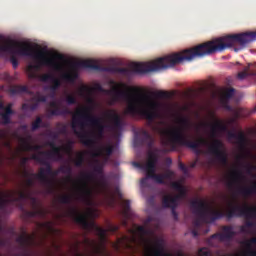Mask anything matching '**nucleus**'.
Returning <instances> with one entry per match:
<instances>
[{"mask_svg":"<svg viewBox=\"0 0 256 256\" xmlns=\"http://www.w3.org/2000/svg\"><path fill=\"white\" fill-rule=\"evenodd\" d=\"M32 102L34 103H46L47 102V96L41 95L39 92L36 93L31 99Z\"/></svg>","mask_w":256,"mask_h":256,"instance_id":"37","label":"nucleus"},{"mask_svg":"<svg viewBox=\"0 0 256 256\" xmlns=\"http://www.w3.org/2000/svg\"><path fill=\"white\" fill-rule=\"evenodd\" d=\"M9 93L12 96L20 95L23 93L31 94V91L27 88V86L22 85H13L11 88H9Z\"/></svg>","mask_w":256,"mask_h":256,"instance_id":"25","label":"nucleus"},{"mask_svg":"<svg viewBox=\"0 0 256 256\" xmlns=\"http://www.w3.org/2000/svg\"><path fill=\"white\" fill-rule=\"evenodd\" d=\"M236 94V89L230 88L229 86H225V111H232V118L230 120L228 118H225V129L229 128V125H236V122L239 119L240 112L237 108H232L231 105H229V100H231L232 97Z\"/></svg>","mask_w":256,"mask_h":256,"instance_id":"12","label":"nucleus"},{"mask_svg":"<svg viewBox=\"0 0 256 256\" xmlns=\"http://www.w3.org/2000/svg\"><path fill=\"white\" fill-rule=\"evenodd\" d=\"M23 177L27 178L25 180V187H27V189L34 186V179H36V177H34V176H24V175H23Z\"/></svg>","mask_w":256,"mask_h":256,"instance_id":"42","label":"nucleus"},{"mask_svg":"<svg viewBox=\"0 0 256 256\" xmlns=\"http://www.w3.org/2000/svg\"><path fill=\"white\" fill-rule=\"evenodd\" d=\"M33 240V236H30L29 234L23 232V234L16 238V243L20 244L21 247H29L31 246Z\"/></svg>","mask_w":256,"mask_h":256,"instance_id":"24","label":"nucleus"},{"mask_svg":"<svg viewBox=\"0 0 256 256\" xmlns=\"http://www.w3.org/2000/svg\"><path fill=\"white\" fill-rule=\"evenodd\" d=\"M172 175H173V172H171L170 170L166 171V173L164 174H157V176H162V178H168V179H170Z\"/></svg>","mask_w":256,"mask_h":256,"instance_id":"53","label":"nucleus"},{"mask_svg":"<svg viewBox=\"0 0 256 256\" xmlns=\"http://www.w3.org/2000/svg\"><path fill=\"white\" fill-rule=\"evenodd\" d=\"M50 138L55 140L58 138V134L56 132H50Z\"/></svg>","mask_w":256,"mask_h":256,"instance_id":"62","label":"nucleus"},{"mask_svg":"<svg viewBox=\"0 0 256 256\" xmlns=\"http://www.w3.org/2000/svg\"><path fill=\"white\" fill-rule=\"evenodd\" d=\"M57 171H60L64 175H68V180H71L72 169L70 165H62Z\"/></svg>","mask_w":256,"mask_h":256,"instance_id":"36","label":"nucleus"},{"mask_svg":"<svg viewBox=\"0 0 256 256\" xmlns=\"http://www.w3.org/2000/svg\"><path fill=\"white\" fill-rule=\"evenodd\" d=\"M68 216H70L75 223L79 224L82 229L95 232L96 236L100 237L102 241H105V234L107 232L116 233L119 229L118 225L113 224H109L107 229L100 228L95 221H89L88 219L90 217H95V212L91 209H89L86 213H81L79 210H77V208H70V211H68Z\"/></svg>","mask_w":256,"mask_h":256,"instance_id":"6","label":"nucleus"},{"mask_svg":"<svg viewBox=\"0 0 256 256\" xmlns=\"http://www.w3.org/2000/svg\"><path fill=\"white\" fill-rule=\"evenodd\" d=\"M161 152V150L159 149H155L154 151H148V161L146 162V164H154L157 165V162L159 160L157 153Z\"/></svg>","mask_w":256,"mask_h":256,"instance_id":"31","label":"nucleus"},{"mask_svg":"<svg viewBox=\"0 0 256 256\" xmlns=\"http://www.w3.org/2000/svg\"><path fill=\"white\" fill-rule=\"evenodd\" d=\"M236 194L246 198L256 194V182L254 183V185L250 187L248 186L238 187L236 189Z\"/></svg>","mask_w":256,"mask_h":256,"instance_id":"22","label":"nucleus"},{"mask_svg":"<svg viewBox=\"0 0 256 256\" xmlns=\"http://www.w3.org/2000/svg\"><path fill=\"white\" fill-rule=\"evenodd\" d=\"M84 156V152L77 153V159L73 160V164L75 165V167H82V165L84 164Z\"/></svg>","mask_w":256,"mask_h":256,"instance_id":"35","label":"nucleus"},{"mask_svg":"<svg viewBox=\"0 0 256 256\" xmlns=\"http://www.w3.org/2000/svg\"><path fill=\"white\" fill-rule=\"evenodd\" d=\"M96 91L112 96L111 105L116 102H127L126 113L130 117H141L148 122H154L158 119L161 110V103L150 100L148 95H132L129 92L141 93L143 90L134 86H127L124 83L116 84L111 90H106L100 84H96Z\"/></svg>","mask_w":256,"mask_h":256,"instance_id":"4","label":"nucleus"},{"mask_svg":"<svg viewBox=\"0 0 256 256\" xmlns=\"http://www.w3.org/2000/svg\"><path fill=\"white\" fill-rule=\"evenodd\" d=\"M246 177L241 170H236L232 173V182L236 185L245 181Z\"/></svg>","mask_w":256,"mask_h":256,"instance_id":"29","label":"nucleus"},{"mask_svg":"<svg viewBox=\"0 0 256 256\" xmlns=\"http://www.w3.org/2000/svg\"><path fill=\"white\" fill-rule=\"evenodd\" d=\"M30 212L35 213L36 215H38L41 218H45L47 216V211L43 208L36 207V208H34L33 211H30Z\"/></svg>","mask_w":256,"mask_h":256,"instance_id":"41","label":"nucleus"},{"mask_svg":"<svg viewBox=\"0 0 256 256\" xmlns=\"http://www.w3.org/2000/svg\"><path fill=\"white\" fill-rule=\"evenodd\" d=\"M5 198H7V200H11L12 202L18 203L21 200H30L31 198L35 197H32L31 191L27 190L26 192L21 191L20 193H18V198L13 197L12 193L5 194Z\"/></svg>","mask_w":256,"mask_h":256,"instance_id":"21","label":"nucleus"},{"mask_svg":"<svg viewBox=\"0 0 256 256\" xmlns=\"http://www.w3.org/2000/svg\"><path fill=\"white\" fill-rule=\"evenodd\" d=\"M9 203L15 202L7 198H0V208L4 209Z\"/></svg>","mask_w":256,"mask_h":256,"instance_id":"47","label":"nucleus"},{"mask_svg":"<svg viewBox=\"0 0 256 256\" xmlns=\"http://www.w3.org/2000/svg\"><path fill=\"white\" fill-rule=\"evenodd\" d=\"M142 135L143 136L141 138H134V144H136V146L138 147L146 145L148 149H152L154 147V138L152 137V135L148 134L147 131H143Z\"/></svg>","mask_w":256,"mask_h":256,"instance_id":"18","label":"nucleus"},{"mask_svg":"<svg viewBox=\"0 0 256 256\" xmlns=\"http://www.w3.org/2000/svg\"><path fill=\"white\" fill-rule=\"evenodd\" d=\"M91 92H92V89L91 88H88V86H81L80 89H79V94H80V97H84L85 94H87L88 96H86V102L88 103L89 106H86V107H82L80 109H77L75 111L76 112H79V111H82L84 110L85 108H88V113L89 115H93L91 112H93V110L95 109V107H97V101L91 96Z\"/></svg>","mask_w":256,"mask_h":256,"instance_id":"14","label":"nucleus"},{"mask_svg":"<svg viewBox=\"0 0 256 256\" xmlns=\"http://www.w3.org/2000/svg\"><path fill=\"white\" fill-rule=\"evenodd\" d=\"M27 162H29V158H27V157L21 158V165L25 166V164H27Z\"/></svg>","mask_w":256,"mask_h":256,"instance_id":"60","label":"nucleus"},{"mask_svg":"<svg viewBox=\"0 0 256 256\" xmlns=\"http://www.w3.org/2000/svg\"><path fill=\"white\" fill-rule=\"evenodd\" d=\"M134 166L138 167L139 169H141L143 171H146V174H155L156 164H153V163L142 164V163L135 162Z\"/></svg>","mask_w":256,"mask_h":256,"instance_id":"26","label":"nucleus"},{"mask_svg":"<svg viewBox=\"0 0 256 256\" xmlns=\"http://www.w3.org/2000/svg\"><path fill=\"white\" fill-rule=\"evenodd\" d=\"M191 234L193 235V237H198V231L195 229L191 231Z\"/></svg>","mask_w":256,"mask_h":256,"instance_id":"64","label":"nucleus"},{"mask_svg":"<svg viewBox=\"0 0 256 256\" xmlns=\"http://www.w3.org/2000/svg\"><path fill=\"white\" fill-rule=\"evenodd\" d=\"M23 149L27 152L33 151V146L28 142H23Z\"/></svg>","mask_w":256,"mask_h":256,"instance_id":"49","label":"nucleus"},{"mask_svg":"<svg viewBox=\"0 0 256 256\" xmlns=\"http://www.w3.org/2000/svg\"><path fill=\"white\" fill-rule=\"evenodd\" d=\"M138 232L147 235V229L144 226H138Z\"/></svg>","mask_w":256,"mask_h":256,"instance_id":"55","label":"nucleus"},{"mask_svg":"<svg viewBox=\"0 0 256 256\" xmlns=\"http://www.w3.org/2000/svg\"><path fill=\"white\" fill-rule=\"evenodd\" d=\"M94 171H95L96 173L100 174V173H102V168H101L100 166H96V167L94 168Z\"/></svg>","mask_w":256,"mask_h":256,"instance_id":"63","label":"nucleus"},{"mask_svg":"<svg viewBox=\"0 0 256 256\" xmlns=\"http://www.w3.org/2000/svg\"><path fill=\"white\" fill-rule=\"evenodd\" d=\"M93 180V174L89 172H84L81 174L80 179V186H79V194H80V201L84 203H89V199L93 194V191L89 187L88 182Z\"/></svg>","mask_w":256,"mask_h":256,"instance_id":"13","label":"nucleus"},{"mask_svg":"<svg viewBox=\"0 0 256 256\" xmlns=\"http://www.w3.org/2000/svg\"><path fill=\"white\" fill-rule=\"evenodd\" d=\"M228 164H229V154L227 152V149H225V169H227Z\"/></svg>","mask_w":256,"mask_h":256,"instance_id":"56","label":"nucleus"},{"mask_svg":"<svg viewBox=\"0 0 256 256\" xmlns=\"http://www.w3.org/2000/svg\"><path fill=\"white\" fill-rule=\"evenodd\" d=\"M248 77H256V72H250V64L246 65L243 71L238 72L239 80H245Z\"/></svg>","mask_w":256,"mask_h":256,"instance_id":"28","label":"nucleus"},{"mask_svg":"<svg viewBox=\"0 0 256 256\" xmlns=\"http://www.w3.org/2000/svg\"><path fill=\"white\" fill-rule=\"evenodd\" d=\"M30 55H22V54H12L10 61L12 64V68H18V59L16 55L21 57H32L34 60L38 61L39 65H29L27 66V73L29 74L30 79H39L42 83L51 82L52 85L48 87V90L52 91V98L55 96V92L57 89L61 87V80L57 79L54 74L46 73L43 75H38V71L41 66H46L48 68H52L54 71L61 72L63 71V64L57 61L64 62L65 58L63 54L58 53H48L47 51H34L32 46H30ZM57 60V61H55Z\"/></svg>","mask_w":256,"mask_h":256,"instance_id":"5","label":"nucleus"},{"mask_svg":"<svg viewBox=\"0 0 256 256\" xmlns=\"http://www.w3.org/2000/svg\"><path fill=\"white\" fill-rule=\"evenodd\" d=\"M21 110H23V111H31V107H30V104H27V103H23L22 105H21Z\"/></svg>","mask_w":256,"mask_h":256,"instance_id":"54","label":"nucleus"},{"mask_svg":"<svg viewBox=\"0 0 256 256\" xmlns=\"http://www.w3.org/2000/svg\"><path fill=\"white\" fill-rule=\"evenodd\" d=\"M150 251L154 253V256H170V254H165L163 252V246L160 242H156L155 247H150Z\"/></svg>","mask_w":256,"mask_h":256,"instance_id":"30","label":"nucleus"},{"mask_svg":"<svg viewBox=\"0 0 256 256\" xmlns=\"http://www.w3.org/2000/svg\"><path fill=\"white\" fill-rule=\"evenodd\" d=\"M225 103V92L224 90H221V105Z\"/></svg>","mask_w":256,"mask_h":256,"instance_id":"59","label":"nucleus"},{"mask_svg":"<svg viewBox=\"0 0 256 256\" xmlns=\"http://www.w3.org/2000/svg\"><path fill=\"white\" fill-rule=\"evenodd\" d=\"M44 166H45V168H39L38 174L25 171V172H23L24 176L25 177H29V176L34 177V178L38 179L44 185L52 188V180L48 179L47 176L55 177V176L59 175V173H61V171L52 170V166L50 164L44 165Z\"/></svg>","mask_w":256,"mask_h":256,"instance_id":"11","label":"nucleus"},{"mask_svg":"<svg viewBox=\"0 0 256 256\" xmlns=\"http://www.w3.org/2000/svg\"><path fill=\"white\" fill-rule=\"evenodd\" d=\"M179 169H180V171H182V173L188 174V167L186 165H184V163H182V162L179 163Z\"/></svg>","mask_w":256,"mask_h":256,"instance_id":"52","label":"nucleus"},{"mask_svg":"<svg viewBox=\"0 0 256 256\" xmlns=\"http://www.w3.org/2000/svg\"><path fill=\"white\" fill-rule=\"evenodd\" d=\"M61 152L64 151V153L66 154H71V150L73 149V141H68V143H66V145L61 146Z\"/></svg>","mask_w":256,"mask_h":256,"instance_id":"40","label":"nucleus"},{"mask_svg":"<svg viewBox=\"0 0 256 256\" xmlns=\"http://www.w3.org/2000/svg\"><path fill=\"white\" fill-rule=\"evenodd\" d=\"M225 136L229 139L235 140L234 144L238 145L239 153L236 154V163H238L239 167H243L246 169V173L251 175L253 171H255V166L252 164H246L248 157H250V151L247 149V135L245 132L239 130L238 132L234 130H225Z\"/></svg>","mask_w":256,"mask_h":256,"instance_id":"8","label":"nucleus"},{"mask_svg":"<svg viewBox=\"0 0 256 256\" xmlns=\"http://www.w3.org/2000/svg\"><path fill=\"white\" fill-rule=\"evenodd\" d=\"M64 102H66V105L68 106L77 105V97H75L73 94H68L64 98Z\"/></svg>","mask_w":256,"mask_h":256,"instance_id":"38","label":"nucleus"},{"mask_svg":"<svg viewBox=\"0 0 256 256\" xmlns=\"http://www.w3.org/2000/svg\"><path fill=\"white\" fill-rule=\"evenodd\" d=\"M7 138V134L5 130L0 129V140H5Z\"/></svg>","mask_w":256,"mask_h":256,"instance_id":"57","label":"nucleus"},{"mask_svg":"<svg viewBox=\"0 0 256 256\" xmlns=\"http://www.w3.org/2000/svg\"><path fill=\"white\" fill-rule=\"evenodd\" d=\"M121 208L123 209V217H125V219H129L131 217V200L121 201Z\"/></svg>","mask_w":256,"mask_h":256,"instance_id":"27","label":"nucleus"},{"mask_svg":"<svg viewBox=\"0 0 256 256\" xmlns=\"http://www.w3.org/2000/svg\"><path fill=\"white\" fill-rule=\"evenodd\" d=\"M225 218H244L246 220L245 226H241L240 231L247 233L246 228L255 227V222L252 220L256 219V207H250L247 204H234L230 206L229 211H225Z\"/></svg>","mask_w":256,"mask_h":256,"instance_id":"9","label":"nucleus"},{"mask_svg":"<svg viewBox=\"0 0 256 256\" xmlns=\"http://www.w3.org/2000/svg\"><path fill=\"white\" fill-rule=\"evenodd\" d=\"M104 115L105 119L111 124H102V118L89 114V108H84L73 114L71 129H73V134L80 139L82 145L89 148L95 146V137L96 139L104 138L105 129H109L112 132L121 130V116L116 110L109 109L105 111Z\"/></svg>","mask_w":256,"mask_h":256,"instance_id":"3","label":"nucleus"},{"mask_svg":"<svg viewBox=\"0 0 256 256\" xmlns=\"http://www.w3.org/2000/svg\"><path fill=\"white\" fill-rule=\"evenodd\" d=\"M186 197V191H179V194L171 196L170 194L162 197V208H177L179 200Z\"/></svg>","mask_w":256,"mask_h":256,"instance_id":"15","label":"nucleus"},{"mask_svg":"<svg viewBox=\"0 0 256 256\" xmlns=\"http://www.w3.org/2000/svg\"><path fill=\"white\" fill-rule=\"evenodd\" d=\"M25 216H26L27 218H30V219L39 217L38 214H36V213H34V212H32V211H25Z\"/></svg>","mask_w":256,"mask_h":256,"instance_id":"50","label":"nucleus"},{"mask_svg":"<svg viewBox=\"0 0 256 256\" xmlns=\"http://www.w3.org/2000/svg\"><path fill=\"white\" fill-rule=\"evenodd\" d=\"M59 203L62 205H70L71 204V196L70 194H64L59 196Z\"/></svg>","mask_w":256,"mask_h":256,"instance_id":"39","label":"nucleus"},{"mask_svg":"<svg viewBox=\"0 0 256 256\" xmlns=\"http://www.w3.org/2000/svg\"><path fill=\"white\" fill-rule=\"evenodd\" d=\"M198 256H213L211 251L207 248L198 249Z\"/></svg>","mask_w":256,"mask_h":256,"instance_id":"45","label":"nucleus"},{"mask_svg":"<svg viewBox=\"0 0 256 256\" xmlns=\"http://www.w3.org/2000/svg\"><path fill=\"white\" fill-rule=\"evenodd\" d=\"M46 145L52 148V151H39V154L45 155L46 158L52 159L57 158V160L63 159V154H61V147L55 146V142H47Z\"/></svg>","mask_w":256,"mask_h":256,"instance_id":"17","label":"nucleus"},{"mask_svg":"<svg viewBox=\"0 0 256 256\" xmlns=\"http://www.w3.org/2000/svg\"><path fill=\"white\" fill-rule=\"evenodd\" d=\"M41 227L45 228L48 231H52V222L46 221L41 224Z\"/></svg>","mask_w":256,"mask_h":256,"instance_id":"48","label":"nucleus"},{"mask_svg":"<svg viewBox=\"0 0 256 256\" xmlns=\"http://www.w3.org/2000/svg\"><path fill=\"white\" fill-rule=\"evenodd\" d=\"M30 159H32V160L38 162V163L41 164L42 166L50 165V163H48V160H52V161H55V162H57V161H62V160H63V158L57 159L56 157H54V158H47V155H42V154H40V153L32 155V156L30 157Z\"/></svg>","mask_w":256,"mask_h":256,"instance_id":"23","label":"nucleus"},{"mask_svg":"<svg viewBox=\"0 0 256 256\" xmlns=\"http://www.w3.org/2000/svg\"><path fill=\"white\" fill-rule=\"evenodd\" d=\"M41 127H45L43 125V120L41 119V117H36V120H34V122H32L31 124V130L32 131H38V129H40Z\"/></svg>","mask_w":256,"mask_h":256,"instance_id":"34","label":"nucleus"},{"mask_svg":"<svg viewBox=\"0 0 256 256\" xmlns=\"http://www.w3.org/2000/svg\"><path fill=\"white\" fill-rule=\"evenodd\" d=\"M213 240H216V241H220V242H223L225 241V233H216V234H213L211 236V238H209L207 240V242L209 243V245L213 246V244L211 243Z\"/></svg>","mask_w":256,"mask_h":256,"instance_id":"33","label":"nucleus"},{"mask_svg":"<svg viewBox=\"0 0 256 256\" xmlns=\"http://www.w3.org/2000/svg\"><path fill=\"white\" fill-rule=\"evenodd\" d=\"M162 208L171 209V216L173 217V220H175L176 222L179 221V215L177 214V211H175L177 207H162Z\"/></svg>","mask_w":256,"mask_h":256,"instance_id":"46","label":"nucleus"},{"mask_svg":"<svg viewBox=\"0 0 256 256\" xmlns=\"http://www.w3.org/2000/svg\"><path fill=\"white\" fill-rule=\"evenodd\" d=\"M30 204L32 205L33 209L38 208L39 204H38V199L37 198H30Z\"/></svg>","mask_w":256,"mask_h":256,"instance_id":"51","label":"nucleus"},{"mask_svg":"<svg viewBox=\"0 0 256 256\" xmlns=\"http://www.w3.org/2000/svg\"><path fill=\"white\" fill-rule=\"evenodd\" d=\"M146 179H152L155 181V183L164 185V180L168 178H164L163 176L157 175L155 173H146Z\"/></svg>","mask_w":256,"mask_h":256,"instance_id":"32","label":"nucleus"},{"mask_svg":"<svg viewBox=\"0 0 256 256\" xmlns=\"http://www.w3.org/2000/svg\"><path fill=\"white\" fill-rule=\"evenodd\" d=\"M225 49V37L214 39L202 43L192 49L184 50L180 53L170 54L161 58H157L153 62H139L130 64L129 68H121L116 66L103 67L97 64L95 60H84L77 62H70V71L64 72L61 75L62 81L74 84L79 79V69H91L100 72L121 74L125 76L134 74H146L157 71H163L173 66L179 65L185 61H191L196 57H204L207 55H213L216 52L223 51Z\"/></svg>","mask_w":256,"mask_h":256,"instance_id":"1","label":"nucleus"},{"mask_svg":"<svg viewBox=\"0 0 256 256\" xmlns=\"http://www.w3.org/2000/svg\"><path fill=\"white\" fill-rule=\"evenodd\" d=\"M191 211L196 216L194 225L196 228L200 227V224H212L216 220L223 218L224 212L214 208L207 204L205 200L196 198L190 203Z\"/></svg>","mask_w":256,"mask_h":256,"instance_id":"7","label":"nucleus"},{"mask_svg":"<svg viewBox=\"0 0 256 256\" xmlns=\"http://www.w3.org/2000/svg\"><path fill=\"white\" fill-rule=\"evenodd\" d=\"M39 107V103L30 104V111H36Z\"/></svg>","mask_w":256,"mask_h":256,"instance_id":"58","label":"nucleus"},{"mask_svg":"<svg viewBox=\"0 0 256 256\" xmlns=\"http://www.w3.org/2000/svg\"><path fill=\"white\" fill-rule=\"evenodd\" d=\"M113 152H114V145L109 144V145L98 148V150L95 153H93V157H102L104 158V162H107L109 161V158L111 157V155H113Z\"/></svg>","mask_w":256,"mask_h":256,"instance_id":"19","label":"nucleus"},{"mask_svg":"<svg viewBox=\"0 0 256 256\" xmlns=\"http://www.w3.org/2000/svg\"><path fill=\"white\" fill-rule=\"evenodd\" d=\"M254 41H256V31L227 35L225 36V49L232 48L234 52H239Z\"/></svg>","mask_w":256,"mask_h":256,"instance_id":"10","label":"nucleus"},{"mask_svg":"<svg viewBox=\"0 0 256 256\" xmlns=\"http://www.w3.org/2000/svg\"><path fill=\"white\" fill-rule=\"evenodd\" d=\"M225 239H229V227L225 226Z\"/></svg>","mask_w":256,"mask_h":256,"instance_id":"61","label":"nucleus"},{"mask_svg":"<svg viewBox=\"0 0 256 256\" xmlns=\"http://www.w3.org/2000/svg\"><path fill=\"white\" fill-rule=\"evenodd\" d=\"M48 106L50 107V109L47 110L48 117L66 116L71 114V111L68 108L59 106V103L56 101L48 103Z\"/></svg>","mask_w":256,"mask_h":256,"instance_id":"16","label":"nucleus"},{"mask_svg":"<svg viewBox=\"0 0 256 256\" xmlns=\"http://www.w3.org/2000/svg\"><path fill=\"white\" fill-rule=\"evenodd\" d=\"M212 123H203L202 126L209 127V138L199 137L196 141H190L185 131H188L191 127V122L188 117H179V124L182 125L177 128H173L167 132L168 140L172 145H179L180 147H186L196 151V154H200V147L207 148V154L212 158L221 162V165L225 164V152L221 151V141L217 139L220 133L225 132V124L216 118V115L210 113Z\"/></svg>","mask_w":256,"mask_h":256,"instance_id":"2","label":"nucleus"},{"mask_svg":"<svg viewBox=\"0 0 256 256\" xmlns=\"http://www.w3.org/2000/svg\"><path fill=\"white\" fill-rule=\"evenodd\" d=\"M152 96H154L155 98H168V93L164 92V91H156V92H152L150 93Z\"/></svg>","mask_w":256,"mask_h":256,"instance_id":"44","label":"nucleus"},{"mask_svg":"<svg viewBox=\"0 0 256 256\" xmlns=\"http://www.w3.org/2000/svg\"><path fill=\"white\" fill-rule=\"evenodd\" d=\"M171 188H173V190L177 192H186V189L184 188V186H182L181 183L179 182L171 183Z\"/></svg>","mask_w":256,"mask_h":256,"instance_id":"43","label":"nucleus"},{"mask_svg":"<svg viewBox=\"0 0 256 256\" xmlns=\"http://www.w3.org/2000/svg\"><path fill=\"white\" fill-rule=\"evenodd\" d=\"M243 245L246 246V250L243 253L244 256H256V238H250L243 242Z\"/></svg>","mask_w":256,"mask_h":256,"instance_id":"20","label":"nucleus"}]
</instances>
